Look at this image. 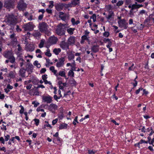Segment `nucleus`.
Returning a JSON list of instances; mask_svg holds the SVG:
<instances>
[{"instance_id": "obj_7", "label": "nucleus", "mask_w": 154, "mask_h": 154, "mask_svg": "<svg viewBox=\"0 0 154 154\" xmlns=\"http://www.w3.org/2000/svg\"><path fill=\"white\" fill-rule=\"evenodd\" d=\"M27 5L22 0H20L18 2L17 7L19 10H23L26 7Z\"/></svg>"}, {"instance_id": "obj_3", "label": "nucleus", "mask_w": 154, "mask_h": 154, "mask_svg": "<svg viewBox=\"0 0 154 154\" xmlns=\"http://www.w3.org/2000/svg\"><path fill=\"white\" fill-rule=\"evenodd\" d=\"M5 57L10 60V62L11 63H14L15 62V59L13 56L11 51H6L4 53Z\"/></svg>"}, {"instance_id": "obj_61", "label": "nucleus", "mask_w": 154, "mask_h": 154, "mask_svg": "<svg viewBox=\"0 0 154 154\" xmlns=\"http://www.w3.org/2000/svg\"><path fill=\"white\" fill-rule=\"evenodd\" d=\"M46 11L48 12V13L49 14H51L52 13V10L51 9H46Z\"/></svg>"}, {"instance_id": "obj_19", "label": "nucleus", "mask_w": 154, "mask_h": 154, "mask_svg": "<svg viewBox=\"0 0 154 154\" xmlns=\"http://www.w3.org/2000/svg\"><path fill=\"white\" fill-rule=\"evenodd\" d=\"M71 22L72 23V24L73 25H77L80 23V21L79 20H77L76 21H75V20L74 18H72L71 19Z\"/></svg>"}, {"instance_id": "obj_17", "label": "nucleus", "mask_w": 154, "mask_h": 154, "mask_svg": "<svg viewBox=\"0 0 154 154\" xmlns=\"http://www.w3.org/2000/svg\"><path fill=\"white\" fill-rule=\"evenodd\" d=\"M114 15L113 12L112 11H110L108 14V16L107 17V18L108 20H110L111 19H113V17Z\"/></svg>"}, {"instance_id": "obj_36", "label": "nucleus", "mask_w": 154, "mask_h": 154, "mask_svg": "<svg viewBox=\"0 0 154 154\" xmlns=\"http://www.w3.org/2000/svg\"><path fill=\"white\" fill-rule=\"evenodd\" d=\"M123 2L122 1H119L117 3L116 5L118 6H119L123 5Z\"/></svg>"}, {"instance_id": "obj_56", "label": "nucleus", "mask_w": 154, "mask_h": 154, "mask_svg": "<svg viewBox=\"0 0 154 154\" xmlns=\"http://www.w3.org/2000/svg\"><path fill=\"white\" fill-rule=\"evenodd\" d=\"M112 45V42H108V45H107L106 47L107 48H109Z\"/></svg>"}, {"instance_id": "obj_15", "label": "nucleus", "mask_w": 154, "mask_h": 154, "mask_svg": "<svg viewBox=\"0 0 154 154\" xmlns=\"http://www.w3.org/2000/svg\"><path fill=\"white\" fill-rule=\"evenodd\" d=\"M91 49L94 53L98 52L99 50V46L97 45H94L91 48Z\"/></svg>"}, {"instance_id": "obj_29", "label": "nucleus", "mask_w": 154, "mask_h": 154, "mask_svg": "<svg viewBox=\"0 0 154 154\" xmlns=\"http://www.w3.org/2000/svg\"><path fill=\"white\" fill-rule=\"evenodd\" d=\"M60 75L62 77H64L66 78V73L65 72L63 71H60L59 72L58 75Z\"/></svg>"}, {"instance_id": "obj_43", "label": "nucleus", "mask_w": 154, "mask_h": 154, "mask_svg": "<svg viewBox=\"0 0 154 154\" xmlns=\"http://www.w3.org/2000/svg\"><path fill=\"white\" fill-rule=\"evenodd\" d=\"M143 89V88H140L138 89L135 92L136 94H138L140 91L142 90Z\"/></svg>"}, {"instance_id": "obj_41", "label": "nucleus", "mask_w": 154, "mask_h": 154, "mask_svg": "<svg viewBox=\"0 0 154 154\" xmlns=\"http://www.w3.org/2000/svg\"><path fill=\"white\" fill-rule=\"evenodd\" d=\"M132 2V0H125V3L126 5H130Z\"/></svg>"}, {"instance_id": "obj_6", "label": "nucleus", "mask_w": 154, "mask_h": 154, "mask_svg": "<svg viewBox=\"0 0 154 154\" xmlns=\"http://www.w3.org/2000/svg\"><path fill=\"white\" fill-rule=\"evenodd\" d=\"M34 26L32 22H30L23 26V28L25 31H32L34 29Z\"/></svg>"}, {"instance_id": "obj_53", "label": "nucleus", "mask_w": 154, "mask_h": 154, "mask_svg": "<svg viewBox=\"0 0 154 154\" xmlns=\"http://www.w3.org/2000/svg\"><path fill=\"white\" fill-rule=\"evenodd\" d=\"M47 75L46 74L42 76V79L43 80H45L47 78Z\"/></svg>"}, {"instance_id": "obj_31", "label": "nucleus", "mask_w": 154, "mask_h": 154, "mask_svg": "<svg viewBox=\"0 0 154 154\" xmlns=\"http://www.w3.org/2000/svg\"><path fill=\"white\" fill-rule=\"evenodd\" d=\"M105 8L107 11H109L112 9V6L110 5H109L106 6Z\"/></svg>"}, {"instance_id": "obj_50", "label": "nucleus", "mask_w": 154, "mask_h": 154, "mask_svg": "<svg viewBox=\"0 0 154 154\" xmlns=\"http://www.w3.org/2000/svg\"><path fill=\"white\" fill-rule=\"evenodd\" d=\"M16 29L17 31L18 32H20L21 31V29L19 28V26L18 25L16 26Z\"/></svg>"}, {"instance_id": "obj_22", "label": "nucleus", "mask_w": 154, "mask_h": 154, "mask_svg": "<svg viewBox=\"0 0 154 154\" xmlns=\"http://www.w3.org/2000/svg\"><path fill=\"white\" fill-rule=\"evenodd\" d=\"M67 125L65 123H62L60 125L59 128L60 129H66L67 128Z\"/></svg>"}, {"instance_id": "obj_18", "label": "nucleus", "mask_w": 154, "mask_h": 154, "mask_svg": "<svg viewBox=\"0 0 154 154\" xmlns=\"http://www.w3.org/2000/svg\"><path fill=\"white\" fill-rule=\"evenodd\" d=\"M74 55L72 53V52H69L68 56V58L69 60H71L73 59L74 58Z\"/></svg>"}, {"instance_id": "obj_4", "label": "nucleus", "mask_w": 154, "mask_h": 154, "mask_svg": "<svg viewBox=\"0 0 154 154\" xmlns=\"http://www.w3.org/2000/svg\"><path fill=\"white\" fill-rule=\"evenodd\" d=\"M65 25L60 23L57 26L56 31L58 35L61 36L65 34Z\"/></svg>"}, {"instance_id": "obj_12", "label": "nucleus", "mask_w": 154, "mask_h": 154, "mask_svg": "<svg viewBox=\"0 0 154 154\" xmlns=\"http://www.w3.org/2000/svg\"><path fill=\"white\" fill-rule=\"evenodd\" d=\"M43 101L47 103H50L52 100L51 97L50 96H44L43 98Z\"/></svg>"}, {"instance_id": "obj_34", "label": "nucleus", "mask_w": 154, "mask_h": 154, "mask_svg": "<svg viewBox=\"0 0 154 154\" xmlns=\"http://www.w3.org/2000/svg\"><path fill=\"white\" fill-rule=\"evenodd\" d=\"M68 75L72 77H74V72L72 70H70L68 72Z\"/></svg>"}, {"instance_id": "obj_49", "label": "nucleus", "mask_w": 154, "mask_h": 154, "mask_svg": "<svg viewBox=\"0 0 154 154\" xmlns=\"http://www.w3.org/2000/svg\"><path fill=\"white\" fill-rule=\"evenodd\" d=\"M50 106L52 107L53 108L55 109L57 108V106L54 104H51L50 105Z\"/></svg>"}, {"instance_id": "obj_59", "label": "nucleus", "mask_w": 154, "mask_h": 154, "mask_svg": "<svg viewBox=\"0 0 154 154\" xmlns=\"http://www.w3.org/2000/svg\"><path fill=\"white\" fill-rule=\"evenodd\" d=\"M43 17V14H42L40 15L38 17V19L39 20H42Z\"/></svg>"}, {"instance_id": "obj_10", "label": "nucleus", "mask_w": 154, "mask_h": 154, "mask_svg": "<svg viewBox=\"0 0 154 154\" xmlns=\"http://www.w3.org/2000/svg\"><path fill=\"white\" fill-rule=\"evenodd\" d=\"M65 58L62 57L59 59V61L56 64V66L58 67L63 66L64 64Z\"/></svg>"}, {"instance_id": "obj_9", "label": "nucleus", "mask_w": 154, "mask_h": 154, "mask_svg": "<svg viewBox=\"0 0 154 154\" xmlns=\"http://www.w3.org/2000/svg\"><path fill=\"white\" fill-rule=\"evenodd\" d=\"M119 26L121 28H123L124 29H126L128 25V23H127L125 19L121 20L118 22Z\"/></svg>"}, {"instance_id": "obj_39", "label": "nucleus", "mask_w": 154, "mask_h": 154, "mask_svg": "<svg viewBox=\"0 0 154 154\" xmlns=\"http://www.w3.org/2000/svg\"><path fill=\"white\" fill-rule=\"evenodd\" d=\"M91 18H92L93 19V21L95 22L96 21V14H93L92 16L91 17Z\"/></svg>"}, {"instance_id": "obj_23", "label": "nucleus", "mask_w": 154, "mask_h": 154, "mask_svg": "<svg viewBox=\"0 0 154 154\" xmlns=\"http://www.w3.org/2000/svg\"><path fill=\"white\" fill-rule=\"evenodd\" d=\"M8 77H9L11 78H14L15 77V72L11 71L8 74Z\"/></svg>"}, {"instance_id": "obj_47", "label": "nucleus", "mask_w": 154, "mask_h": 154, "mask_svg": "<svg viewBox=\"0 0 154 154\" xmlns=\"http://www.w3.org/2000/svg\"><path fill=\"white\" fill-rule=\"evenodd\" d=\"M103 35L105 37H107L109 35V33L108 32H105L103 33Z\"/></svg>"}, {"instance_id": "obj_8", "label": "nucleus", "mask_w": 154, "mask_h": 154, "mask_svg": "<svg viewBox=\"0 0 154 154\" xmlns=\"http://www.w3.org/2000/svg\"><path fill=\"white\" fill-rule=\"evenodd\" d=\"M80 3V0H72L71 2L65 5V7L68 8L79 5Z\"/></svg>"}, {"instance_id": "obj_2", "label": "nucleus", "mask_w": 154, "mask_h": 154, "mask_svg": "<svg viewBox=\"0 0 154 154\" xmlns=\"http://www.w3.org/2000/svg\"><path fill=\"white\" fill-rule=\"evenodd\" d=\"M15 2L14 0H5L4 3V7L9 11L14 8Z\"/></svg>"}, {"instance_id": "obj_46", "label": "nucleus", "mask_w": 154, "mask_h": 154, "mask_svg": "<svg viewBox=\"0 0 154 154\" xmlns=\"http://www.w3.org/2000/svg\"><path fill=\"white\" fill-rule=\"evenodd\" d=\"M10 136L9 135H7L6 136H5V141H8L9 138H10Z\"/></svg>"}, {"instance_id": "obj_25", "label": "nucleus", "mask_w": 154, "mask_h": 154, "mask_svg": "<svg viewBox=\"0 0 154 154\" xmlns=\"http://www.w3.org/2000/svg\"><path fill=\"white\" fill-rule=\"evenodd\" d=\"M61 50L60 48L54 49L53 50V52L56 55H58L61 52Z\"/></svg>"}, {"instance_id": "obj_51", "label": "nucleus", "mask_w": 154, "mask_h": 154, "mask_svg": "<svg viewBox=\"0 0 154 154\" xmlns=\"http://www.w3.org/2000/svg\"><path fill=\"white\" fill-rule=\"evenodd\" d=\"M0 141H1L2 143L4 144L5 140L2 137H0Z\"/></svg>"}, {"instance_id": "obj_33", "label": "nucleus", "mask_w": 154, "mask_h": 154, "mask_svg": "<svg viewBox=\"0 0 154 154\" xmlns=\"http://www.w3.org/2000/svg\"><path fill=\"white\" fill-rule=\"evenodd\" d=\"M50 50L49 49H48L47 51L45 53V54L47 56L50 57L51 56V54L50 53Z\"/></svg>"}, {"instance_id": "obj_42", "label": "nucleus", "mask_w": 154, "mask_h": 154, "mask_svg": "<svg viewBox=\"0 0 154 154\" xmlns=\"http://www.w3.org/2000/svg\"><path fill=\"white\" fill-rule=\"evenodd\" d=\"M32 104H34V107H37L39 105V103H35V101H33L32 103Z\"/></svg>"}, {"instance_id": "obj_38", "label": "nucleus", "mask_w": 154, "mask_h": 154, "mask_svg": "<svg viewBox=\"0 0 154 154\" xmlns=\"http://www.w3.org/2000/svg\"><path fill=\"white\" fill-rule=\"evenodd\" d=\"M20 107L21 108V109L20 111V113L22 114L23 112L24 111V108L23 106L22 105H20Z\"/></svg>"}, {"instance_id": "obj_44", "label": "nucleus", "mask_w": 154, "mask_h": 154, "mask_svg": "<svg viewBox=\"0 0 154 154\" xmlns=\"http://www.w3.org/2000/svg\"><path fill=\"white\" fill-rule=\"evenodd\" d=\"M54 2L53 1H51L49 3L50 5H49V7L52 8L54 6L53 5Z\"/></svg>"}, {"instance_id": "obj_55", "label": "nucleus", "mask_w": 154, "mask_h": 154, "mask_svg": "<svg viewBox=\"0 0 154 154\" xmlns=\"http://www.w3.org/2000/svg\"><path fill=\"white\" fill-rule=\"evenodd\" d=\"M89 154H94L95 152L93 150H89L88 151Z\"/></svg>"}, {"instance_id": "obj_62", "label": "nucleus", "mask_w": 154, "mask_h": 154, "mask_svg": "<svg viewBox=\"0 0 154 154\" xmlns=\"http://www.w3.org/2000/svg\"><path fill=\"white\" fill-rule=\"evenodd\" d=\"M32 85L31 84H29L28 85L26 86V88L27 89L29 90L31 89L32 87Z\"/></svg>"}, {"instance_id": "obj_26", "label": "nucleus", "mask_w": 154, "mask_h": 154, "mask_svg": "<svg viewBox=\"0 0 154 154\" xmlns=\"http://www.w3.org/2000/svg\"><path fill=\"white\" fill-rule=\"evenodd\" d=\"M34 49V46L32 45H29L27 48V50L29 51H32Z\"/></svg>"}, {"instance_id": "obj_1", "label": "nucleus", "mask_w": 154, "mask_h": 154, "mask_svg": "<svg viewBox=\"0 0 154 154\" xmlns=\"http://www.w3.org/2000/svg\"><path fill=\"white\" fill-rule=\"evenodd\" d=\"M6 22L11 27V29L13 30L14 29L13 26H14L17 23V20L15 18L14 15L12 14H8L5 17Z\"/></svg>"}, {"instance_id": "obj_60", "label": "nucleus", "mask_w": 154, "mask_h": 154, "mask_svg": "<svg viewBox=\"0 0 154 154\" xmlns=\"http://www.w3.org/2000/svg\"><path fill=\"white\" fill-rule=\"evenodd\" d=\"M50 70L53 72V71L55 70L54 67L53 66H51L50 67Z\"/></svg>"}, {"instance_id": "obj_30", "label": "nucleus", "mask_w": 154, "mask_h": 154, "mask_svg": "<svg viewBox=\"0 0 154 154\" xmlns=\"http://www.w3.org/2000/svg\"><path fill=\"white\" fill-rule=\"evenodd\" d=\"M137 3L136 2H135V4H133L132 5V8L130 11V12H132L133 10L135 9H137Z\"/></svg>"}, {"instance_id": "obj_37", "label": "nucleus", "mask_w": 154, "mask_h": 154, "mask_svg": "<svg viewBox=\"0 0 154 154\" xmlns=\"http://www.w3.org/2000/svg\"><path fill=\"white\" fill-rule=\"evenodd\" d=\"M35 122V123L36 125L37 126L39 123V120L38 119H35L33 120Z\"/></svg>"}, {"instance_id": "obj_63", "label": "nucleus", "mask_w": 154, "mask_h": 154, "mask_svg": "<svg viewBox=\"0 0 154 154\" xmlns=\"http://www.w3.org/2000/svg\"><path fill=\"white\" fill-rule=\"evenodd\" d=\"M54 98L56 100H57L58 99H60V97H57L56 95H55L54 96Z\"/></svg>"}, {"instance_id": "obj_32", "label": "nucleus", "mask_w": 154, "mask_h": 154, "mask_svg": "<svg viewBox=\"0 0 154 154\" xmlns=\"http://www.w3.org/2000/svg\"><path fill=\"white\" fill-rule=\"evenodd\" d=\"M45 43V40H41L40 43L39 45V47L40 48H42L43 47V45Z\"/></svg>"}, {"instance_id": "obj_57", "label": "nucleus", "mask_w": 154, "mask_h": 154, "mask_svg": "<svg viewBox=\"0 0 154 154\" xmlns=\"http://www.w3.org/2000/svg\"><path fill=\"white\" fill-rule=\"evenodd\" d=\"M13 86L10 85H8L7 86V88L8 89H11L13 88Z\"/></svg>"}, {"instance_id": "obj_24", "label": "nucleus", "mask_w": 154, "mask_h": 154, "mask_svg": "<svg viewBox=\"0 0 154 154\" xmlns=\"http://www.w3.org/2000/svg\"><path fill=\"white\" fill-rule=\"evenodd\" d=\"M25 72L26 70L25 69H21L19 71L20 75L22 77H24Z\"/></svg>"}, {"instance_id": "obj_52", "label": "nucleus", "mask_w": 154, "mask_h": 154, "mask_svg": "<svg viewBox=\"0 0 154 154\" xmlns=\"http://www.w3.org/2000/svg\"><path fill=\"white\" fill-rule=\"evenodd\" d=\"M57 121L58 119H57L54 120L52 122V125H54L56 123H57Z\"/></svg>"}, {"instance_id": "obj_64", "label": "nucleus", "mask_w": 154, "mask_h": 154, "mask_svg": "<svg viewBox=\"0 0 154 154\" xmlns=\"http://www.w3.org/2000/svg\"><path fill=\"white\" fill-rule=\"evenodd\" d=\"M65 14H64V13H63L62 12H59V17L60 18V17H62L63 15H64Z\"/></svg>"}, {"instance_id": "obj_45", "label": "nucleus", "mask_w": 154, "mask_h": 154, "mask_svg": "<svg viewBox=\"0 0 154 154\" xmlns=\"http://www.w3.org/2000/svg\"><path fill=\"white\" fill-rule=\"evenodd\" d=\"M46 71V69L45 68H43L41 69L40 71V72L41 73H45Z\"/></svg>"}, {"instance_id": "obj_11", "label": "nucleus", "mask_w": 154, "mask_h": 154, "mask_svg": "<svg viewBox=\"0 0 154 154\" xmlns=\"http://www.w3.org/2000/svg\"><path fill=\"white\" fill-rule=\"evenodd\" d=\"M57 40V38L54 36L50 37L48 39L49 42L52 45L56 44Z\"/></svg>"}, {"instance_id": "obj_58", "label": "nucleus", "mask_w": 154, "mask_h": 154, "mask_svg": "<svg viewBox=\"0 0 154 154\" xmlns=\"http://www.w3.org/2000/svg\"><path fill=\"white\" fill-rule=\"evenodd\" d=\"M140 144H142L143 143H148V142L147 141H145L144 140H141L140 141Z\"/></svg>"}, {"instance_id": "obj_13", "label": "nucleus", "mask_w": 154, "mask_h": 154, "mask_svg": "<svg viewBox=\"0 0 154 154\" xmlns=\"http://www.w3.org/2000/svg\"><path fill=\"white\" fill-rule=\"evenodd\" d=\"M75 38L72 36H70L68 39V44L71 45L74 44L75 42Z\"/></svg>"}, {"instance_id": "obj_14", "label": "nucleus", "mask_w": 154, "mask_h": 154, "mask_svg": "<svg viewBox=\"0 0 154 154\" xmlns=\"http://www.w3.org/2000/svg\"><path fill=\"white\" fill-rule=\"evenodd\" d=\"M60 46L63 49L68 48V44L64 41H62L60 44Z\"/></svg>"}, {"instance_id": "obj_54", "label": "nucleus", "mask_w": 154, "mask_h": 154, "mask_svg": "<svg viewBox=\"0 0 154 154\" xmlns=\"http://www.w3.org/2000/svg\"><path fill=\"white\" fill-rule=\"evenodd\" d=\"M82 39L83 40H85L87 39V36L86 35H84L82 36Z\"/></svg>"}, {"instance_id": "obj_35", "label": "nucleus", "mask_w": 154, "mask_h": 154, "mask_svg": "<svg viewBox=\"0 0 154 154\" xmlns=\"http://www.w3.org/2000/svg\"><path fill=\"white\" fill-rule=\"evenodd\" d=\"M66 66H71L72 67H73L75 66V61L74 60H73V62L71 64L69 63H68L66 64Z\"/></svg>"}, {"instance_id": "obj_48", "label": "nucleus", "mask_w": 154, "mask_h": 154, "mask_svg": "<svg viewBox=\"0 0 154 154\" xmlns=\"http://www.w3.org/2000/svg\"><path fill=\"white\" fill-rule=\"evenodd\" d=\"M146 13V11L144 10H143L140 11L139 12V14H140L142 15L143 14H145Z\"/></svg>"}, {"instance_id": "obj_5", "label": "nucleus", "mask_w": 154, "mask_h": 154, "mask_svg": "<svg viewBox=\"0 0 154 154\" xmlns=\"http://www.w3.org/2000/svg\"><path fill=\"white\" fill-rule=\"evenodd\" d=\"M48 26L46 23L42 22L39 23L38 27L41 32H46L48 30Z\"/></svg>"}, {"instance_id": "obj_40", "label": "nucleus", "mask_w": 154, "mask_h": 154, "mask_svg": "<svg viewBox=\"0 0 154 154\" xmlns=\"http://www.w3.org/2000/svg\"><path fill=\"white\" fill-rule=\"evenodd\" d=\"M63 114L62 113H60L58 115V118L60 119H61L63 117Z\"/></svg>"}, {"instance_id": "obj_16", "label": "nucleus", "mask_w": 154, "mask_h": 154, "mask_svg": "<svg viewBox=\"0 0 154 154\" xmlns=\"http://www.w3.org/2000/svg\"><path fill=\"white\" fill-rule=\"evenodd\" d=\"M69 17V14H65L64 15L60 17V18L63 20L65 21L66 20L68 19Z\"/></svg>"}, {"instance_id": "obj_27", "label": "nucleus", "mask_w": 154, "mask_h": 154, "mask_svg": "<svg viewBox=\"0 0 154 154\" xmlns=\"http://www.w3.org/2000/svg\"><path fill=\"white\" fill-rule=\"evenodd\" d=\"M75 29L74 28H70L67 29V32L70 35H72L73 33V31Z\"/></svg>"}, {"instance_id": "obj_20", "label": "nucleus", "mask_w": 154, "mask_h": 154, "mask_svg": "<svg viewBox=\"0 0 154 154\" xmlns=\"http://www.w3.org/2000/svg\"><path fill=\"white\" fill-rule=\"evenodd\" d=\"M56 9L58 11H60L62 9L63 5L62 4H59L56 5Z\"/></svg>"}, {"instance_id": "obj_28", "label": "nucleus", "mask_w": 154, "mask_h": 154, "mask_svg": "<svg viewBox=\"0 0 154 154\" xmlns=\"http://www.w3.org/2000/svg\"><path fill=\"white\" fill-rule=\"evenodd\" d=\"M33 35L35 37H37L40 36L41 34L39 31H35L33 33Z\"/></svg>"}, {"instance_id": "obj_21", "label": "nucleus", "mask_w": 154, "mask_h": 154, "mask_svg": "<svg viewBox=\"0 0 154 154\" xmlns=\"http://www.w3.org/2000/svg\"><path fill=\"white\" fill-rule=\"evenodd\" d=\"M10 32L12 34L10 35V38H11L13 40H14V41H15L16 40V39L15 38V34L14 32L13 31H11Z\"/></svg>"}]
</instances>
